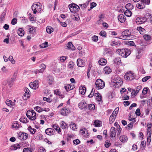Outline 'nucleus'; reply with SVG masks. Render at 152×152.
<instances>
[{
  "mask_svg": "<svg viewBox=\"0 0 152 152\" xmlns=\"http://www.w3.org/2000/svg\"><path fill=\"white\" fill-rule=\"evenodd\" d=\"M88 108L90 110H94L95 109V106L93 104H91L89 105Z\"/></svg>",
  "mask_w": 152,
  "mask_h": 152,
  "instance_id": "50",
  "label": "nucleus"
},
{
  "mask_svg": "<svg viewBox=\"0 0 152 152\" xmlns=\"http://www.w3.org/2000/svg\"><path fill=\"white\" fill-rule=\"evenodd\" d=\"M60 124L61 127L63 129H65L68 128L67 124L64 121L61 122Z\"/></svg>",
  "mask_w": 152,
  "mask_h": 152,
  "instance_id": "37",
  "label": "nucleus"
},
{
  "mask_svg": "<svg viewBox=\"0 0 152 152\" xmlns=\"http://www.w3.org/2000/svg\"><path fill=\"white\" fill-rule=\"evenodd\" d=\"M116 135V131L115 127H112L110 131V135L111 137H115Z\"/></svg>",
  "mask_w": 152,
  "mask_h": 152,
  "instance_id": "13",
  "label": "nucleus"
},
{
  "mask_svg": "<svg viewBox=\"0 0 152 152\" xmlns=\"http://www.w3.org/2000/svg\"><path fill=\"white\" fill-rule=\"evenodd\" d=\"M79 91L82 94L84 95L86 91V88L83 86H80L79 88Z\"/></svg>",
  "mask_w": 152,
  "mask_h": 152,
  "instance_id": "21",
  "label": "nucleus"
},
{
  "mask_svg": "<svg viewBox=\"0 0 152 152\" xmlns=\"http://www.w3.org/2000/svg\"><path fill=\"white\" fill-rule=\"evenodd\" d=\"M151 124H148V129L147 131V136H151Z\"/></svg>",
  "mask_w": 152,
  "mask_h": 152,
  "instance_id": "24",
  "label": "nucleus"
},
{
  "mask_svg": "<svg viewBox=\"0 0 152 152\" xmlns=\"http://www.w3.org/2000/svg\"><path fill=\"white\" fill-rule=\"evenodd\" d=\"M110 43L111 45L112 46H115L117 45H118V44L119 45H120V43L114 41H111Z\"/></svg>",
  "mask_w": 152,
  "mask_h": 152,
  "instance_id": "52",
  "label": "nucleus"
},
{
  "mask_svg": "<svg viewBox=\"0 0 152 152\" xmlns=\"http://www.w3.org/2000/svg\"><path fill=\"white\" fill-rule=\"evenodd\" d=\"M69 8L71 12H77L80 9V7L78 5L74 3H72L71 5H69Z\"/></svg>",
  "mask_w": 152,
  "mask_h": 152,
  "instance_id": "7",
  "label": "nucleus"
},
{
  "mask_svg": "<svg viewBox=\"0 0 152 152\" xmlns=\"http://www.w3.org/2000/svg\"><path fill=\"white\" fill-rule=\"evenodd\" d=\"M87 104L84 101L81 102L78 105V107L80 109H83L87 106Z\"/></svg>",
  "mask_w": 152,
  "mask_h": 152,
  "instance_id": "19",
  "label": "nucleus"
},
{
  "mask_svg": "<svg viewBox=\"0 0 152 152\" xmlns=\"http://www.w3.org/2000/svg\"><path fill=\"white\" fill-rule=\"evenodd\" d=\"M116 115H113L112 114L110 115L109 118V122L110 124H112L115 121Z\"/></svg>",
  "mask_w": 152,
  "mask_h": 152,
  "instance_id": "26",
  "label": "nucleus"
},
{
  "mask_svg": "<svg viewBox=\"0 0 152 152\" xmlns=\"http://www.w3.org/2000/svg\"><path fill=\"white\" fill-rule=\"evenodd\" d=\"M48 81L50 84H52L53 83V78L51 76H49L47 79Z\"/></svg>",
  "mask_w": 152,
  "mask_h": 152,
  "instance_id": "40",
  "label": "nucleus"
},
{
  "mask_svg": "<svg viewBox=\"0 0 152 152\" xmlns=\"http://www.w3.org/2000/svg\"><path fill=\"white\" fill-rule=\"evenodd\" d=\"M119 140L121 142L124 143L127 141L128 138L126 136L122 135L120 136Z\"/></svg>",
  "mask_w": 152,
  "mask_h": 152,
  "instance_id": "17",
  "label": "nucleus"
},
{
  "mask_svg": "<svg viewBox=\"0 0 152 152\" xmlns=\"http://www.w3.org/2000/svg\"><path fill=\"white\" fill-rule=\"evenodd\" d=\"M40 69L38 70L39 72H42L46 68V66L45 64H41L39 66Z\"/></svg>",
  "mask_w": 152,
  "mask_h": 152,
  "instance_id": "25",
  "label": "nucleus"
},
{
  "mask_svg": "<svg viewBox=\"0 0 152 152\" xmlns=\"http://www.w3.org/2000/svg\"><path fill=\"white\" fill-rule=\"evenodd\" d=\"M101 122L99 120H96L94 122V124L95 126L99 127L101 125Z\"/></svg>",
  "mask_w": 152,
  "mask_h": 152,
  "instance_id": "43",
  "label": "nucleus"
},
{
  "mask_svg": "<svg viewBox=\"0 0 152 152\" xmlns=\"http://www.w3.org/2000/svg\"><path fill=\"white\" fill-rule=\"evenodd\" d=\"M70 112V110L69 109L67 108L66 107H64L61 110V113L64 116H66Z\"/></svg>",
  "mask_w": 152,
  "mask_h": 152,
  "instance_id": "11",
  "label": "nucleus"
},
{
  "mask_svg": "<svg viewBox=\"0 0 152 152\" xmlns=\"http://www.w3.org/2000/svg\"><path fill=\"white\" fill-rule=\"evenodd\" d=\"M141 86H138L137 87L136 90H134L136 91V92H135L136 94H137L139 90H140L141 89Z\"/></svg>",
  "mask_w": 152,
  "mask_h": 152,
  "instance_id": "57",
  "label": "nucleus"
},
{
  "mask_svg": "<svg viewBox=\"0 0 152 152\" xmlns=\"http://www.w3.org/2000/svg\"><path fill=\"white\" fill-rule=\"evenodd\" d=\"M95 84L98 89H102L105 86L104 82L101 79H98L96 82Z\"/></svg>",
  "mask_w": 152,
  "mask_h": 152,
  "instance_id": "6",
  "label": "nucleus"
},
{
  "mask_svg": "<svg viewBox=\"0 0 152 152\" xmlns=\"http://www.w3.org/2000/svg\"><path fill=\"white\" fill-rule=\"evenodd\" d=\"M125 79L128 81L132 80L134 78V74L131 72L126 73L124 76Z\"/></svg>",
  "mask_w": 152,
  "mask_h": 152,
  "instance_id": "4",
  "label": "nucleus"
},
{
  "mask_svg": "<svg viewBox=\"0 0 152 152\" xmlns=\"http://www.w3.org/2000/svg\"><path fill=\"white\" fill-rule=\"evenodd\" d=\"M98 39V37L97 36L94 35L92 37V40L94 42H96Z\"/></svg>",
  "mask_w": 152,
  "mask_h": 152,
  "instance_id": "56",
  "label": "nucleus"
},
{
  "mask_svg": "<svg viewBox=\"0 0 152 152\" xmlns=\"http://www.w3.org/2000/svg\"><path fill=\"white\" fill-rule=\"evenodd\" d=\"M41 5L40 3L34 4L32 5L31 8L34 14H36L37 12H39L41 11Z\"/></svg>",
  "mask_w": 152,
  "mask_h": 152,
  "instance_id": "2",
  "label": "nucleus"
},
{
  "mask_svg": "<svg viewBox=\"0 0 152 152\" xmlns=\"http://www.w3.org/2000/svg\"><path fill=\"white\" fill-rule=\"evenodd\" d=\"M137 29L139 31L140 33L141 34H144L145 32V29L142 28L141 27H137Z\"/></svg>",
  "mask_w": 152,
  "mask_h": 152,
  "instance_id": "29",
  "label": "nucleus"
},
{
  "mask_svg": "<svg viewBox=\"0 0 152 152\" xmlns=\"http://www.w3.org/2000/svg\"><path fill=\"white\" fill-rule=\"evenodd\" d=\"M64 87L66 91H68L70 90L73 89L75 88V87L74 86L72 85V84H70L69 85L65 86Z\"/></svg>",
  "mask_w": 152,
  "mask_h": 152,
  "instance_id": "20",
  "label": "nucleus"
},
{
  "mask_svg": "<svg viewBox=\"0 0 152 152\" xmlns=\"http://www.w3.org/2000/svg\"><path fill=\"white\" fill-rule=\"evenodd\" d=\"M15 77H12L10 80L8 81V84L10 87H11L13 85V81L15 80Z\"/></svg>",
  "mask_w": 152,
  "mask_h": 152,
  "instance_id": "36",
  "label": "nucleus"
},
{
  "mask_svg": "<svg viewBox=\"0 0 152 152\" xmlns=\"http://www.w3.org/2000/svg\"><path fill=\"white\" fill-rule=\"evenodd\" d=\"M43 99L45 101H47V102H50L51 101V99H50V98H47L45 97H44L43 98Z\"/></svg>",
  "mask_w": 152,
  "mask_h": 152,
  "instance_id": "62",
  "label": "nucleus"
},
{
  "mask_svg": "<svg viewBox=\"0 0 152 152\" xmlns=\"http://www.w3.org/2000/svg\"><path fill=\"white\" fill-rule=\"evenodd\" d=\"M95 89L94 88H92L91 93L88 96L89 97H92L94 94Z\"/></svg>",
  "mask_w": 152,
  "mask_h": 152,
  "instance_id": "54",
  "label": "nucleus"
},
{
  "mask_svg": "<svg viewBox=\"0 0 152 152\" xmlns=\"http://www.w3.org/2000/svg\"><path fill=\"white\" fill-rule=\"evenodd\" d=\"M117 130L118 131V133L117 134V136L120 135V134L121 132L122 129L120 127V126L119 125H118L117 126Z\"/></svg>",
  "mask_w": 152,
  "mask_h": 152,
  "instance_id": "47",
  "label": "nucleus"
},
{
  "mask_svg": "<svg viewBox=\"0 0 152 152\" xmlns=\"http://www.w3.org/2000/svg\"><path fill=\"white\" fill-rule=\"evenodd\" d=\"M118 20L121 23H124L126 20L125 16L123 14H120L118 16Z\"/></svg>",
  "mask_w": 152,
  "mask_h": 152,
  "instance_id": "14",
  "label": "nucleus"
},
{
  "mask_svg": "<svg viewBox=\"0 0 152 152\" xmlns=\"http://www.w3.org/2000/svg\"><path fill=\"white\" fill-rule=\"evenodd\" d=\"M30 88L34 89H36L39 87V82L37 80H35L33 82L29 84Z\"/></svg>",
  "mask_w": 152,
  "mask_h": 152,
  "instance_id": "9",
  "label": "nucleus"
},
{
  "mask_svg": "<svg viewBox=\"0 0 152 152\" xmlns=\"http://www.w3.org/2000/svg\"><path fill=\"white\" fill-rule=\"evenodd\" d=\"M30 96V94L25 93L23 96V98L24 100L27 99Z\"/></svg>",
  "mask_w": 152,
  "mask_h": 152,
  "instance_id": "51",
  "label": "nucleus"
},
{
  "mask_svg": "<svg viewBox=\"0 0 152 152\" xmlns=\"http://www.w3.org/2000/svg\"><path fill=\"white\" fill-rule=\"evenodd\" d=\"M94 96L97 101L100 102L102 101V97L99 93H96L94 94Z\"/></svg>",
  "mask_w": 152,
  "mask_h": 152,
  "instance_id": "18",
  "label": "nucleus"
},
{
  "mask_svg": "<svg viewBox=\"0 0 152 152\" xmlns=\"http://www.w3.org/2000/svg\"><path fill=\"white\" fill-rule=\"evenodd\" d=\"M126 7L127 10H130L133 8V6L130 3H129L126 5Z\"/></svg>",
  "mask_w": 152,
  "mask_h": 152,
  "instance_id": "42",
  "label": "nucleus"
},
{
  "mask_svg": "<svg viewBox=\"0 0 152 152\" xmlns=\"http://www.w3.org/2000/svg\"><path fill=\"white\" fill-rule=\"evenodd\" d=\"M34 109L38 112H40L43 110L42 109V108L38 106L35 107L34 108Z\"/></svg>",
  "mask_w": 152,
  "mask_h": 152,
  "instance_id": "55",
  "label": "nucleus"
},
{
  "mask_svg": "<svg viewBox=\"0 0 152 152\" xmlns=\"http://www.w3.org/2000/svg\"><path fill=\"white\" fill-rule=\"evenodd\" d=\"M38 152H46L45 149L42 147H41L38 149Z\"/></svg>",
  "mask_w": 152,
  "mask_h": 152,
  "instance_id": "64",
  "label": "nucleus"
},
{
  "mask_svg": "<svg viewBox=\"0 0 152 152\" xmlns=\"http://www.w3.org/2000/svg\"><path fill=\"white\" fill-rule=\"evenodd\" d=\"M24 31L22 28H19L18 31V34L20 36H23L24 34Z\"/></svg>",
  "mask_w": 152,
  "mask_h": 152,
  "instance_id": "28",
  "label": "nucleus"
},
{
  "mask_svg": "<svg viewBox=\"0 0 152 152\" xmlns=\"http://www.w3.org/2000/svg\"><path fill=\"white\" fill-rule=\"evenodd\" d=\"M119 109V108L118 107L116 108L113 112L112 114H113V115H116L115 114H116L118 113Z\"/></svg>",
  "mask_w": 152,
  "mask_h": 152,
  "instance_id": "58",
  "label": "nucleus"
},
{
  "mask_svg": "<svg viewBox=\"0 0 152 152\" xmlns=\"http://www.w3.org/2000/svg\"><path fill=\"white\" fill-rule=\"evenodd\" d=\"M26 114L27 117L31 120H34L36 119V113L33 110L28 111Z\"/></svg>",
  "mask_w": 152,
  "mask_h": 152,
  "instance_id": "3",
  "label": "nucleus"
},
{
  "mask_svg": "<svg viewBox=\"0 0 152 152\" xmlns=\"http://www.w3.org/2000/svg\"><path fill=\"white\" fill-rule=\"evenodd\" d=\"M120 55L123 57H126L131 53L130 51L128 49H123Z\"/></svg>",
  "mask_w": 152,
  "mask_h": 152,
  "instance_id": "8",
  "label": "nucleus"
},
{
  "mask_svg": "<svg viewBox=\"0 0 152 152\" xmlns=\"http://www.w3.org/2000/svg\"><path fill=\"white\" fill-rule=\"evenodd\" d=\"M46 30L47 32L49 34H51L53 31V28L50 26H48Z\"/></svg>",
  "mask_w": 152,
  "mask_h": 152,
  "instance_id": "35",
  "label": "nucleus"
},
{
  "mask_svg": "<svg viewBox=\"0 0 152 152\" xmlns=\"http://www.w3.org/2000/svg\"><path fill=\"white\" fill-rule=\"evenodd\" d=\"M124 14L127 17H130L132 15V12L129 10H127L124 12Z\"/></svg>",
  "mask_w": 152,
  "mask_h": 152,
  "instance_id": "32",
  "label": "nucleus"
},
{
  "mask_svg": "<svg viewBox=\"0 0 152 152\" xmlns=\"http://www.w3.org/2000/svg\"><path fill=\"white\" fill-rule=\"evenodd\" d=\"M54 130L51 128L47 129L45 130V132L47 134L49 135H51L54 134Z\"/></svg>",
  "mask_w": 152,
  "mask_h": 152,
  "instance_id": "16",
  "label": "nucleus"
},
{
  "mask_svg": "<svg viewBox=\"0 0 152 152\" xmlns=\"http://www.w3.org/2000/svg\"><path fill=\"white\" fill-rule=\"evenodd\" d=\"M8 59V60L10 61L12 64H14L15 63V61L13 59V58L12 56H10Z\"/></svg>",
  "mask_w": 152,
  "mask_h": 152,
  "instance_id": "46",
  "label": "nucleus"
},
{
  "mask_svg": "<svg viewBox=\"0 0 152 152\" xmlns=\"http://www.w3.org/2000/svg\"><path fill=\"white\" fill-rule=\"evenodd\" d=\"M28 129L30 132L32 134H34L36 131V129H32L30 126L28 127Z\"/></svg>",
  "mask_w": 152,
  "mask_h": 152,
  "instance_id": "39",
  "label": "nucleus"
},
{
  "mask_svg": "<svg viewBox=\"0 0 152 152\" xmlns=\"http://www.w3.org/2000/svg\"><path fill=\"white\" fill-rule=\"evenodd\" d=\"M147 20V19L145 18L140 17V18H137L136 20V21L137 24H140V23H143L145 22Z\"/></svg>",
  "mask_w": 152,
  "mask_h": 152,
  "instance_id": "12",
  "label": "nucleus"
},
{
  "mask_svg": "<svg viewBox=\"0 0 152 152\" xmlns=\"http://www.w3.org/2000/svg\"><path fill=\"white\" fill-rule=\"evenodd\" d=\"M110 142V141L109 140H107L105 141V143L104 145L106 148H108L111 145V143Z\"/></svg>",
  "mask_w": 152,
  "mask_h": 152,
  "instance_id": "48",
  "label": "nucleus"
},
{
  "mask_svg": "<svg viewBox=\"0 0 152 152\" xmlns=\"http://www.w3.org/2000/svg\"><path fill=\"white\" fill-rule=\"evenodd\" d=\"M114 63L116 65H119L121 63V60L119 58H117L114 60Z\"/></svg>",
  "mask_w": 152,
  "mask_h": 152,
  "instance_id": "30",
  "label": "nucleus"
},
{
  "mask_svg": "<svg viewBox=\"0 0 152 152\" xmlns=\"http://www.w3.org/2000/svg\"><path fill=\"white\" fill-rule=\"evenodd\" d=\"M48 42H45V43H43L40 45V47L41 48H44L48 46Z\"/></svg>",
  "mask_w": 152,
  "mask_h": 152,
  "instance_id": "44",
  "label": "nucleus"
},
{
  "mask_svg": "<svg viewBox=\"0 0 152 152\" xmlns=\"http://www.w3.org/2000/svg\"><path fill=\"white\" fill-rule=\"evenodd\" d=\"M150 77V76H146L142 79V80L143 82H145L149 79Z\"/></svg>",
  "mask_w": 152,
  "mask_h": 152,
  "instance_id": "60",
  "label": "nucleus"
},
{
  "mask_svg": "<svg viewBox=\"0 0 152 152\" xmlns=\"http://www.w3.org/2000/svg\"><path fill=\"white\" fill-rule=\"evenodd\" d=\"M123 81L120 77L115 76L113 79L112 84L115 87H118L121 86L122 84Z\"/></svg>",
  "mask_w": 152,
  "mask_h": 152,
  "instance_id": "1",
  "label": "nucleus"
},
{
  "mask_svg": "<svg viewBox=\"0 0 152 152\" xmlns=\"http://www.w3.org/2000/svg\"><path fill=\"white\" fill-rule=\"evenodd\" d=\"M20 122L24 123H27L28 122V121L26 118L22 117L20 119Z\"/></svg>",
  "mask_w": 152,
  "mask_h": 152,
  "instance_id": "41",
  "label": "nucleus"
},
{
  "mask_svg": "<svg viewBox=\"0 0 152 152\" xmlns=\"http://www.w3.org/2000/svg\"><path fill=\"white\" fill-rule=\"evenodd\" d=\"M67 48L69 49H71L72 50H75V47L72 44V42H69L68 43V46Z\"/></svg>",
  "mask_w": 152,
  "mask_h": 152,
  "instance_id": "34",
  "label": "nucleus"
},
{
  "mask_svg": "<svg viewBox=\"0 0 152 152\" xmlns=\"http://www.w3.org/2000/svg\"><path fill=\"white\" fill-rule=\"evenodd\" d=\"M36 29L34 27H32L29 28V32L31 34H33L35 32Z\"/></svg>",
  "mask_w": 152,
  "mask_h": 152,
  "instance_id": "45",
  "label": "nucleus"
},
{
  "mask_svg": "<svg viewBox=\"0 0 152 152\" xmlns=\"http://www.w3.org/2000/svg\"><path fill=\"white\" fill-rule=\"evenodd\" d=\"M131 36V33L129 30H126L123 32L122 35L119 37V38L122 39H126Z\"/></svg>",
  "mask_w": 152,
  "mask_h": 152,
  "instance_id": "5",
  "label": "nucleus"
},
{
  "mask_svg": "<svg viewBox=\"0 0 152 152\" xmlns=\"http://www.w3.org/2000/svg\"><path fill=\"white\" fill-rule=\"evenodd\" d=\"M23 152H32L29 148H26L23 149Z\"/></svg>",
  "mask_w": 152,
  "mask_h": 152,
  "instance_id": "59",
  "label": "nucleus"
},
{
  "mask_svg": "<svg viewBox=\"0 0 152 152\" xmlns=\"http://www.w3.org/2000/svg\"><path fill=\"white\" fill-rule=\"evenodd\" d=\"M137 7L140 9H143L145 7L144 4L141 2L136 4Z\"/></svg>",
  "mask_w": 152,
  "mask_h": 152,
  "instance_id": "31",
  "label": "nucleus"
},
{
  "mask_svg": "<svg viewBox=\"0 0 152 152\" xmlns=\"http://www.w3.org/2000/svg\"><path fill=\"white\" fill-rule=\"evenodd\" d=\"M28 137V134L22 132H20L18 134V137L20 140H26Z\"/></svg>",
  "mask_w": 152,
  "mask_h": 152,
  "instance_id": "10",
  "label": "nucleus"
},
{
  "mask_svg": "<svg viewBox=\"0 0 152 152\" xmlns=\"http://www.w3.org/2000/svg\"><path fill=\"white\" fill-rule=\"evenodd\" d=\"M6 103L7 105L10 107L13 106L15 104L14 103L12 102L11 100H7L6 102Z\"/></svg>",
  "mask_w": 152,
  "mask_h": 152,
  "instance_id": "38",
  "label": "nucleus"
},
{
  "mask_svg": "<svg viewBox=\"0 0 152 152\" xmlns=\"http://www.w3.org/2000/svg\"><path fill=\"white\" fill-rule=\"evenodd\" d=\"M69 126L70 128L73 130L76 129L77 128V126L76 125L75 123H73L72 122H71L69 124Z\"/></svg>",
  "mask_w": 152,
  "mask_h": 152,
  "instance_id": "27",
  "label": "nucleus"
},
{
  "mask_svg": "<svg viewBox=\"0 0 152 152\" xmlns=\"http://www.w3.org/2000/svg\"><path fill=\"white\" fill-rule=\"evenodd\" d=\"M103 71L105 74H108L111 72V70L108 66H106L104 69Z\"/></svg>",
  "mask_w": 152,
  "mask_h": 152,
  "instance_id": "22",
  "label": "nucleus"
},
{
  "mask_svg": "<svg viewBox=\"0 0 152 152\" xmlns=\"http://www.w3.org/2000/svg\"><path fill=\"white\" fill-rule=\"evenodd\" d=\"M52 127L54 129L58 132H60L61 131V129L59 128L57 124H54L52 126Z\"/></svg>",
  "mask_w": 152,
  "mask_h": 152,
  "instance_id": "33",
  "label": "nucleus"
},
{
  "mask_svg": "<svg viewBox=\"0 0 152 152\" xmlns=\"http://www.w3.org/2000/svg\"><path fill=\"white\" fill-rule=\"evenodd\" d=\"M99 34L100 35L103 37H105L106 36V33L104 31H101L99 33Z\"/></svg>",
  "mask_w": 152,
  "mask_h": 152,
  "instance_id": "49",
  "label": "nucleus"
},
{
  "mask_svg": "<svg viewBox=\"0 0 152 152\" xmlns=\"http://www.w3.org/2000/svg\"><path fill=\"white\" fill-rule=\"evenodd\" d=\"M99 64L101 65H104L107 63V61L104 58H102L100 59L98 61Z\"/></svg>",
  "mask_w": 152,
  "mask_h": 152,
  "instance_id": "23",
  "label": "nucleus"
},
{
  "mask_svg": "<svg viewBox=\"0 0 152 152\" xmlns=\"http://www.w3.org/2000/svg\"><path fill=\"white\" fill-rule=\"evenodd\" d=\"M77 64L78 66L82 67L85 65L84 61L81 59L79 58L77 60Z\"/></svg>",
  "mask_w": 152,
  "mask_h": 152,
  "instance_id": "15",
  "label": "nucleus"
},
{
  "mask_svg": "<svg viewBox=\"0 0 152 152\" xmlns=\"http://www.w3.org/2000/svg\"><path fill=\"white\" fill-rule=\"evenodd\" d=\"M66 59V57L65 56H62L60 58V60L62 62H64Z\"/></svg>",
  "mask_w": 152,
  "mask_h": 152,
  "instance_id": "61",
  "label": "nucleus"
},
{
  "mask_svg": "<svg viewBox=\"0 0 152 152\" xmlns=\"http://www.w3.org/2000/svg\"><path fill=\"white\" fill-rule=\"evenodd\" d=\"M17 19L16 18H13L12 19L11 22V23L12 25H15L17 23Z\"/></svg>",
  "mask_w": 152,
  "mask_h": 152,
  "instance_id": "63",
  "label": "nucleus"
},
{
  "mask_svg": "<svg viewBox=\"0 0 152 152\" xmlns=\"http://www.w3.org/2000/svg\"><path fill=\"white\" fill-rule=\"evenodd\" d=\"M141 2L143 3L144 4H149L150 3V0H141Z\"/></svg>",
  "mask_w": 152,
  "mask_h": 152,
  "instance_id": "53",
  "label": "nucleus"
}]
</instances>
